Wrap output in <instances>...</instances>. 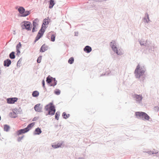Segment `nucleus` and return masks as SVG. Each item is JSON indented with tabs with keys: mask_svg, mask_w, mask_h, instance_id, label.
I'll use <instances>...</instances> for the list:
<instances>
[{
	"mask_svg": "<svg viewBox=\"0 0 159 159\" xmlns=\"http://www.w3.org/2000/svg\"><path fill=\"white\" fill-rule=\"evenodd\" d=\"M146 71V68L145 66L144 65L140 66L139 64L134 71L135 78L139 79L141 82H143L146 76L144 74Z\"/></svg>",
	"mask_w": 159,
	"mask_h": 159,
	"instance_id": "obj_1",
	"label": "nucleus"
},
{
	"mask_svg": "<svg viewBox=\"0 0 159 159\" xmlns=\"http://www.w3.org/2000/svg\"><path fill=\"white\" fill-rule=\"evenodd\" d=\"M44 110L47 112L46 113V116L50 115V116L54 115L56 111V109L55 106L53 104V101L50 102L45 106Z\"/></svg>",
	"mask_w": 159,
	"mask_h": 159,
	"instance_id": "obj_2",
	"label": "nucleus"
},
{
	"mask_svg": "<svg viewBox=\"0 0 159 159\" xmlns=\"http://www.w3.org/2000/svg\"><path fill=\"white\" fill-rule=\"evenodd\" d=\"M16 9L19 12L18 15L19 17H25L29 15L30 13V11H25L24 7L22 6H16Z\"/></svg>",
	"mask_w": 159,
	"mask_h": 159,
	"instance_id": "obj_3",
	"label": "nucleus"
},
{
	"mask_svg": "<svg viewBox=\"0 0 159 159\" xmlns=\"http://www.w3.org/2000/svg\"><path fill=\"white\" fill-rule=\"evenodd\" d=\"M20 25L22 30L25 29L27 31H30L32 28L31 23L27 21H23L20 23Z\"/></svg>",
	"mask_w": 159,
	"mask_h": 159,
	"instance_id": "obj_4",
	"label": "nucleus"
},
{
	"mask_svg": "<svg viewBox=\"0 0 159 159\" xmlns=\"http://www.w3.org/2000/svg\"><path fill=\"white\" fill-rule=\"evenodd\" d=\"M116 42L115 41L112 40L110 43V45L113 51L118 55H121L122 53L121 51L118 50L117 47L116 46Z\"/></svg>",
	"mask_w": 159,
	"mask_h": 159,
	"instance_id": "obj_5",
	"label": "nucleus"
},
{
	"mask_svg": "<svg viewBox=\"0 0 159 159\" xmlns=\"http://www.w3.org/2000/svg\"><path fill=\"white\" fill-rule=\"evenodd\" d=\"M34 108L36 112H42L43 105L40 103H38L34 106Z\"/></svg>",
	"mask_w": 159,
	"mask_h": 159,
	"instance_id": "obj_6",
	"label": "nucleus"
},
{
	"mask_svg": "<svg viewBox=\"0 0 159 159\" xmlns=\"http://www.w3.org/2000/svg\"><path fill=\"white\" fill-rule=\"evenodd\" d=\"M18 98L16 97L10 98H7L6 100L7 103L8 104H14L18 100Z\"/></svg>",
	"mask_w": 159,
	"mask_h": 159,
	"instance_id": "obj_7",
	"label": "nucleus"
},
{
	"mask_svg": "<svg viewBox=\"0 0 159 159\" xmlns=\"http://www.w3.org/2000/svg\"><path fill=\"white\" fill-rule=\"evenodd\" d=\"M35 125V122H33L29 124L26 127L23 128V129L24 130L25 133L29 131L32 128V127Z\"/></svg>",
	"mask_w": 159,
	"mask_h": 159,
	"instance_id": "obj_8",
	"label": "nucleus"
},
{
	"mask_svg": "<svg viewBox=\"0 0 159 159\" xmlns=\"http://www.w3.org/2000/svg\"><path fill=\"white\" fill-rule=\"evenodd\" d=\"M35 125V122H33L29 124L26 127L23 128V129L24 130L25 133L29 131L32 128V127Z\"/></svg>",
	"mask_w": 159,
	"mask_h": 159,
	"instance_id": "obj_9",
	"label": "nucleus"
},
{
	"mask_svg": "<svg viewBox=\"0 0 159 159\" xmlns=\"http://www.w3.org/2000/svg\"><path fill=\"white\" fill-rule=\"evenodd\" d=\"M151 43L149 41L147 40L145 42V48L146 49H149V50H152V48L151 45Z\"/></svg>",
	"mask_w": 159,
	"mask_h": 159,
	"instance_id": "obj_10",
	"label": "nucleus"
},
{
	"mask_svg": "<svg viewBox=\"0 0 159 159\" xmlns=\"http://www.w3.org/2000/svg\"><path fill=\"white\" fill-rule=\"evenodd\" d=\"M48 48L49 47L48 45L44 43L41 46L39 52H44L48 49Z\"/></svg>",
	"mask_w": 159,
	"mask_h": 159,
	"instance_id": "obj_11",
	"label": "nucleus"
},
{
	"mask_svg": "<svg viewBox=\"0 0 159 159\" xmlns=\"http://www.w3.org/2000/svg\"><path fill=\"white\" fill-rule=\"evenodd\" d=\"M134 98L135 99V100L139 103L142 101L143 99V97L142 95L140 94H135L134 95Z\"/></svg>",
	"mask_w": 159,
	"mask_h": 159,
	"instance_id": "obj_12",
	"label": "nucleus"
},
{
	"mask_svg": "<svg viewBox=\"0 0 159 159\" xmlns=\"http://www.w3.org/2000/svg\"><path fill=\"white\" fill-rule=\"evenodd\" d=\"M142 116V120H149L151 119L150 117L144 112H143Z\"/></svg>",
	"mask_w": 159,
	"mask_h": 159,
	"instance_id": "obj_13",
	"label": "nucleus"
},
{
	"mask_svg": "<svg viewBox=\"0 0 159 159\" xmlns=\"http://www.w3.org/2000/svg\"><path fill=\"white\" fill-rule=\"evenodd\" d=\"M11 63V60L8 58L7 59L3 61V66L5 67H8L10 65Z\"/></svg>",
	"mask_w": 159,
	"mask_h": 159,
	"instance_id": "obj_14",
	"label": "nucleus"
},
{
	"mask_svg": "<svg viewBox=\"0 0 159 159\" xmlns=\"http://www.w3.org/2000/svg\"><path fill=\"white\" fill-rule=\"evenodd\" d=\"M47 27V26H45V27H43L41 26V28L38 33L40 35L43 36Z\"/></svg>",
	"mask_w": 159,
	"mask_h": 159,
	"instance_id": "obj_15",
	"label": "nucleus"
},
{
	"mask_svg": "<svg viewBox=\"0 0 159 159\" xmlns=\"http://www.w3.org/2000/svg\"><path fill=\"white\" fill-rule=\"evenodd\" d=\"M42 132L41 128L38 127L35 129L33 133V134L34 135H39Z\"/></svg>",
	"mask_w": 159,
	"mask_h": 159,
	"instance_id": "obj_16",
	"label": "nucleus"
},
{
	"mask_svg": "<svg viewBox=\"0 0 159 159\" xmlns=\"http://www.w3.org/2000/svg\"><path fill=\"white\" fill-rule=\"evenodd\" d=\"M92 50V49L91 47L88 45L86 46L84 48V51L87 53H89Z\"/></svg>",
	"mask_w": 159,
	"mask_h": 159,
	"instance_id": "obj_17",
	"label": "nucleus"
},
{
	"mask_svg": "<svg viewBox=\"0 0 159 159\" xmlns=\"http://www.w3.org/2000/svg\"><path fill=\"white\" fill-rule=\"evenodd\" d=\"M54 78L51 77L50 75H48L47 78L46 79V82L47 84L49 86V85L51 84V83L53 79Z\"/></svg>",
	"mask_w": 159,
	"mask_h": 159,
	"instance_id": "obj_18",
	"label": "nucleus"
},
{
	"mask_svg": "<svg viewBox=\"0 0 159 159\" xmlns=\"http://www.w3.org/2000/svg\"><path fill=\"white\" fill-rule=\"evenodd\" d=\"M143 113L142 111H137L135 112V116L138 119H142Z\"/></svg>",
	"mask_w": 159,
	"mask_h": 159,
	"instance_id": "obj_19",
	"label": "nucleus"
},
{
	"mask_svg": "<svg viewBox=\"0 0 159 159\" xmlns=\"http://www.w3.org/2000/svg\"><path fill=\"white\" fill-rule=\"evenodd\" d=\"M52 32H50L49 33V34H50L51 35V39H49V37L48 36V39H50L51 41H52L54 42L55 41V38H56V33L55 34H52Z\"/></svg>",
	"mask_w": 159,
	"mask_h": 159,
	"instance_id": "obj_20",
	"label": "nucleus"
},
{
	"mask_svg": "<svg viewBox=\"0 0 159 159\" xmlns=\"http://www.w3.org/2000/svg\"><path fill=\"white\" fill-rule=\"evenodd\" d=\"M48 2L49 3L48 8L49 9L52 8L55 4V1H54V0H49Z\"/></svg>",
	"mask_w": 159,
	"mask_h": 159,
	"instance_id": "obj_21",
	"label": "nucleus"
},
{
	"mask_svg": "<svg viewBox=\"0 0 159 159\" xmlns=\"http://www.w3.org/2000/svg\"><path fill=\"white\" fill-rule=\"evenodd\" d=\"M49 24L48 21H47V19L45 18L44 19L43 21V23L41 25V26L45 27V26H47Z\"/></svg>",
	"mask_w": 159,
	"mask_h": 159,
	"instance_id": "obj_22",
	"label": "nucleus"
},
{
	"mask_svg": "<svg viewBox=\"0 0 159 159\" xmlns=\"http://www.w3.org/2000/svg\"><path fill=\"white\" fill-rule=\"evenodd\" d=\"M144 20L145 22L148 23L150 21L149 16L147 13L145 14V17L144 18Z\"/></svg>",
	"mask_w": 159,
	"mask_h": 159,
	"instance_id": "obj_23",
	"label": "nucleus"
},
{
	"mask_svg": "<svg viewBox=\"0 0 159 159\" xmlns=\"http://www.w3.org/2000/svg\"><path fill=\"white\" fill-rule=\"evenodd\" d=\"M10 126L8 125L5 124L3 125L4 130L6 132H8L10 129Z\"/></svg>",
	"mask_w": 159,
	"mask_h": 159,
	"instance_id": "obj_24",
	"label": "nucleus"
},
{
	"mask_svg": "<svg viewBox=\"0 0 159 159\" xmlns=\"http://www.w3.org/2000/svg\"><path fill=\"white\" fill-rule=\"evenodd\" d=\"M9 57L11 59H14L16 57L15 52L12 51L11 52L9 55Z\"/></svg>",
	"mask_w": 159,
	"mask_h": 159,
	"instance_id": "obj_25",
	"label": "nucleus"
},
{
	"mask_svg": "<svg viewBox=\"0 0 159 159\" xmlns=\"http://www.w3.org/2000/svg\"><path fill=\"white\" fill-rule=\"evenodd\" d=\"M52 81L51 82L52 83L49 85L50 86L54 87L57 84V81L56 80V78H52Z\"/></svg>",
	"mask_w": 159,
	"mask_h": 159,
	"instance_id": "obj_26",
	"label": "nucleus"
},
{
	"mask_svg": "<svg viewBox=\"0 0 159 159\" xmlns=\"http://www.w3.org/2000/svg\"><path fill=\"white\" fill-rule=\"evenodd\" d=\"M39 92L38 91L35 90L32 92V95L33 97H37L39 96Z\"/></svg>",
	"mask_w": 159,
	"mask_h": 159,
	"instance_id": "obj_27",
	"label": "nucleus"
},
{
	"mask_svg": "<svg viewBox=\"0 0 159 159\" xmlns=\"http://www.w3.org/2000/svg\"><path fill=\"white\" fill-rule=\"evenodd\" d=\"M144 152L147 153L150 155H152L154 154H156L158 153V152H157V151L154 152L153 151H151L150 150L145 151H144Z\"/></svg>",
	"mask_w": 159,
	"mask_h": 159,
	"instance_id": "obj_28",
	"label": "nucleus"
},
{
	"mask_svg": "<svg viewBox=\"0 0 159 159\" xmlns=\"http://www.w3.org/2000/svg\"><path fill=\"white\" fill-rule=\"evenodd\" d=\"M37 21H39V20L38 18H36L33 21L32 25L33 26L37 27L38 25V24L37 23Z\"/></svg>",
	"mask_w": 159,
	"mask_h": 159,
	"instance_id": "obj_29",
	"label": "nucleus"
},
{
	"mask_svg": "<svg viewBox=\"0 0 159 159\" xmlns=\"http://www.w3.org/2000/svg\"><path fill=\"white\" fill-rule=\"evenodd\" d=\"M70 116V114H67L66 112H63L62 114V116L63 119H67Z\"/></svg>",
	"mask_w": 159,
	"mask_h": 159,
	"instance_id": "obj_30",
	"label": "nucleus"
},
{
	"mask_svg": "<svg viewBox=\"0 0 159 159\" xmlns=\"http://www.w3.org/2000/svg\"><path fill=\"white\" fill-rule=\"evenodd\" d=\"M55 119L57 120H58L60 116V112L59 111H57L56 113H55Z\"/></svg>",
	"mask_w": 159,
	"mask_h": 159,
	"instance_id": "obj_31",
	"label": "nucleus"
},
{
	"mask_svg": "<svg viewBox=\"0 0 159 159\" xmlns=\"http://www.w3.org/2000/svg\"><path fill=\"white\" fill-rule=\"evenodd\" d=\"M74 59L73 57H70L68 60V62L70 64H72L74 62Z\"/></svg>",
	"mask_w": 159,
	"mask_h": 159,
	"instance_id": "obj_32",
	"label": "nucleus"
},
{
	"mask_svg": "<svg viewBox=\"0 0 159 159\" xmlns=\"http://www.w3.org/2000/svg\"><path fill=\"white\" fill-rule=\"evenodd\" d=\"M54 93L56 95H60L61 93V91L59 89H56L54 90Z\"/></svg>",
	"mask_w": 159,
	"mask_h": 159,
	"instance_id": "obj_33",
	"label": "nucleus"
},
{
	"mask_svg": "<svg viewBox=\"0 0 159 159\" xmlns=\"http://www.w3.org/2000/svg\"><path fill=\"white\" fill-rule=\"evenodd\" d=\"M22 61V59L21 58L19 59V60L17 61V65H16L17 67V68H19L20 67V66Z\"/></svg>",
	"mask_w": 159,
	"mask_h": 159,
	"instance_id": "obj_34",
	"label": "nucleus"
},
{
	"mask_svg": "<svg viewBox=\"0 0 159 159\" xmlns=\"http://www.w3.org/2000/svg\"><path fill=\"white\" fill-rule=\"evenodd\" d=\"M14 111H13V113L11 112L9 114V115L12 118H16L17 116H14V115H16L15 113H14Z\"/></svg>",
	"mask_w": 159,
	"mask_h": 159,
	"instance_id": "obj_35",
	"label": "nucleus"
},
{
	"mask_svg": "<svg viewBox=\"0 0 159 159\" xmlns=\"http://www.w3.org/2000/svg\"><path fill=\"white\" fill-rule=\"evenodd\" d=\"M16 135L19 136L20 135L23 134L22 131L20 129L18 130L16 132Z\"/></svg>",
	"mask_w": 159,
	"mask_h": 159,
	"instance_id": "obj_36",
	"label": "nucleus"
},
{
	"mask_svg": "<svg viewBox=\"0 0 159 159\" xmlns=\"http://www.w3.org/2000/svg\"><path fill=\"white\" fill-rule=\"evenodd\" d=\"M42 57V56L41 55H40L38 57L37 60V63H39L41 62Z\"/></svg>",
	"mask_w": 159,
	"mask_h": 159,
	"instance_id": "obj_37",
	"label": "nucleus"
},
{
	"mask_svg": "<svg viewBox=\"0 0 159 159\" xmlns=\"http://www.w3.org/2000/svg\"><path fill=\"white\" fill-rule=\"evenodd\" d=\"M22 45L20 42H19V43L17 44L16 46V49H20Z\"/></svg>",
	"mask_w": 159,
	"mask_h": 159,
	"instance_id": "obj_38",
	"label": "nucleus"
},
{
	"mask_svg": "<svg viewBox=\"0 0 159 159\" xmlns=\"http://www.w3.org/2000/svg\"><path fill=\"white\" fill-rule=\"evenodd\" d=\"M25 137L24 135H22L21 136H19L17 139V141L18 142H20L21 141V140L23 139L24 137Z\"/></svg>",
	"mask_w": 159,
	"mask_h": 159,
	"instance_id": "obj_39",
	"label": "nucleus"
},
{
	"mask_svg": "<svg viewBox=\"0 0 159 159\" xmlns=\"http://www.w3.org/2000/svg\"><path fill=\"white\" fill-rule=\"evenodd\" d=\"M43 36L40 35L38 33L35 38L39 40Z\"/></svg>",
	"mask_w": 159,
	"mask_h": 159,
	"instance_id": "obj_40",
	"label": "nucleus"
},
{
	"mask_svg": "<svg viewBox=\"0 0 159 159\" xmlns=\"http://www.w3.org/2000/svg\"><path fill=\"white\" fill-rule=\"evenodd\" d=\"M52 147L54 149L58 148L57 144L56 143H53L52 145Z\"/></svg>",
	"mask_w": 159,
	"mask_h": 159,
	"instance_id": "obj_41",
	"label": "nucleus"
},
{
	"mask_svg": "<svg viewBox=\"0 0 159 159\" xmlns=\"http://www.w3.org/2000/svg\"><path fill=\"white\" fill-rule=\"evenodd\" d=\"M64 143V141H62L61 142H58L57 144V146L58 148L61 147V146L62 145V144Z\"/></svg>",
	"mask_w": 159,
	"mask_h": 159,
	"instance_id": "obj_42",
	"label": "nucleus"
},
{
	"mask_svg": "<svg viewBox=\"0 0 159 159\" xmlns=\"http://www.w3.org/2000/svg\"><path fill=\"white\" fill-rule=\"evenodd\" d=\"M64 143V141H62L61 142H58L57 144V146L58 148L61 147V146L62 145V144Z\"/></svg>",
	"mask_w": 159,
	"mask_h": 159,
	"instance_id": "obj_43",
	"label": "nucleus"
},
{
	"mask_svg": "<svg viewBox=\"0 0 159 159\" xmlns=\"http://www.w3.org/2000/svg\"><path fill=\"white\" fill-rule=\"evenodd\" d=\"M37 28L36 26H33L32 29V31L33 33H34L37 31Z\"/></svg>",
	"mask_w": 159,
	"mask_h": 159,
	"instance_id": "obj_44",
	"label": "nucleus"
},
{
	"mask_svg": "<svg viewBox=\"0 0 159 159\" xmlns=\"http://www.w3.org/2000/svg\"><path fill=\"white\" fill-rule=\"evenodd\" d=\"M16 55L17 56H19L20 53V49H16Z\"/></svg>",
	"mask_w": 159,
	"mask_h": 159,
	"instance_id": "obj_45",
	"label": "nucleus"
},
{
	"mask_svg": "<svg viewBox=\"0 0 159 159\" xmlns=\"http://www.w3.org/2000/svg\"><path fill=\"white\" fill-rule=\"evenodd\" d=\"M139 42L141 45L144 46L145 45V42L144 41H142V40L139 41Z\"/></svg>",
	"mask_w": 159,
	"mask_h": 159,
	"instance_id": "obj_46",
	"label": "nucleus"
},
{
	"mask_svg": "<svg viewBox=\"0 0 159 159\" xmlns=\"http://www.w3.org/2000/svg\"><path fill=\"white\" fill-rule=\"evenodd\" d=\"M22 110H18L16 111L15 112H14V113H15L16 114H21Z\"/></svg>",
	"mask_w": 159,
	"mask_h": 159,
	"instance_id": "obj_47",
	"label": "nucleus"
},
{
	"mask_svg": "<svg viewBox=\"0 0 159 159\" xmlns=\"http://www.w3.org/2000/svg\"><path fill=\"white\" fill-rule=\"evenodd\" d=\"M42 87L43 88H45V82L44 80L43 79L42 80Z\"/></svg>",
	"mask_w": 159,
	"mask_h": 159,
	"instance_id": "obj_48",
	"label": "nucleus"
},
{
	"mask_svg": "<svg viewBox=\"0 0 159 159\" xmlns=\"http://www.w3.org/2000/svg\"><path fill=\"white\" fill-rule=\"evenodd\" d=\"M39 118L38 116H36L34 117L32 119V121H36L37 120H38Z\"/></svg>",
	"mask_w": 159,
	"mask_h": 159,
	"instance_id": "obj_49",
	"label": "nucleus"
},
{
	"mask_svg": "<svg viewBox=\"0 0 159 159\" xmlns=\"http://www.w3.org/2000/svg\"><path fill=\"white\" fill-rule=\"evenodd\" d=\"M20 130L22 131V133H23V134L25 133V131L24 130V129H20Z\"/></svg>",
	"mask_w": 159,
	"mask_h": 159,
	"instance_id": "obj_50",
	"label": "nucleus"
},
{
	"mask_svg": "<svg viewBox=\"0 0 159 159\" xmlns=\"http://www.w3.org/2000/svg\"><path fill=\"white\" fill-rule=\"evenodd\" d=\"M13 111H14V112H16V111H18V110L17 109V108H15L13 110Z\"/></svg>",
	"mask_w": 159,
	"mask_h": 159,
	"instance_id": "obj_51",
	"label": "nucleus"
},
{
	"mask_svg": "<svg viewBox=\"0 0 159 159\" xmlns=\"http://www.w3.org/2000/svg\"><path fill=\"white\" fill-rule=\"evenodd\" d=\"M38 41V40H37L35 38V39H34V44Z\"/></svg>",
	"mask_w": 159,
	"mask_h": 159,
	"instance_id": "obj_52",
	"label": "nucleus"
},
{
	"mask_svg": "<svg viewBox=\"0 0 159 159\" xmlns=\"http://www.w3.org/2000/svg\"><path fill=\"white\" fill-rule=\"evenodd\" d=\"M78 32H75V36H77L78 35Z\"/></svg>",
	"mask_w": 159,
	"mask_h": 159,
	"instance_id": "obj_53",
	"label": "nucleus"
},
{
	"mask_svg": "<svg viewBox=\"0 0 159 159\" xmlns=\"http://www.w3.org/2000/svg\"><path fill=\"white\" fill-rule=\"evenodd\" d=\"M48 19H47V21H48L49 23V22L51 21V20L48 17Z\"/></svg>",
	"mask_w": 159,
	"mask_h": 159,
	"instance_id": "obj_54",
	"label": "nucleus"
},
{
	"mask_svg": "<svg viewBox=\"0 0 159 159\" xmlns=\"http://www.w3.org/2000/svg\"><path fill=\"white\" fill-rule=\"evenodd\" d=\"M44 88V89L45 90V91H46L47 90V89H46L45 87V88Z\"/></svg>",
	"mask_w": 159,
	"mask_h": 159,
	"instance_id": "obj_55",
	"label": "nucleus"
},
{
	"mask_svg": "<svg viewBox=\"0 0 159 159\" xmlns=\"http://www.w3.org/2000/svg\"><path fill=\"white\" fill-rule=\"evenodd\" d=\"M79 159H83V157H79Z\"/></svg>",
	"mask_w": 159,
	"mask_h": 159,
	"instance_id": "obj_56",
	"label": "nucleus"
},
{
	"mask_svg": "<svg viewBox=\"0 0 159 159\" xmlns=\"http://www.w3.org/2000/svg\"><path fill=\"white\" fill-rule=\"evenodd\" d=\"M1 116H0V120H1Z\"/></svg>",
	"mask_w": 159,
	"mask_h": 159,
	"instance_id": "obj_57",
	"label": "nucleus"
},
{
	"mask_svg": "<svg viewBox=\"0 0 159 159\" xmlns=\"http://www.w3.org/2000/svg\"><path fill=\"white\" fill-rule=\"evenodd\" d=\"M158 110L159 111V107H158Z\"/></svg>",
	"mask_w": 159,
	"mask_h": 159,
	"instance_id": "obj_58",
	"label": "nucleus"
}]
</instances>
